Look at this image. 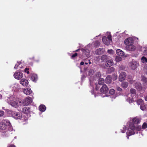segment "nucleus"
Here are the masks:
<instances>
[{
  "label": "nucleus",
  "mask_w": 147,
  "mask_h": 147,
  "mask_svg": "<svg viewBox=\"0 0 147 147\" xmlns=\"http://www.w3.org/2000/svg\"><path fill=\"white\" fill-rule=\"evenodd\" d=\"M124 42L126 45L125 48L127 50L134 51L135 50L136 47L133 45L134 40L131 38H127L125 40Z\"/></svg>",
  "instance_id": "obj_1"
},
{
  "label": "nucleus",
  "mask_w": 147,
  "mask_h": 147,
  "mask_svg": "<svg viewBox=\"0 0 147 147\" xmlns=\"http://www.w3.org/2000/svg\"><path fill=\"white\" fill-rule=\"evenodd\" d=\"M11 123L9 120H4L3 121L0 123V129L5 130L8 127H10Z\"/></svg>",
  "instance_id": "obj_2"
},
{
  "label": "nucleus",
  "mask_w": 147,
  "mask_h": 147,
  "mask_svg": "<svg viewBox=\"0 0 147 147\" xmlns=\"http://www.w3.org/2000/svg\"><path fill=\"white\" fill-rule=\"evenodd\" d=\"M12 116L15 119H20L22 117V115L18 113L13 111H10Z\"/></svg>",
  "instance_id": "obj_3"
},
{
  "label": "nucleus",
  "mask_w": 147,
  "mask_h": 147,
  "mask_svg": "<svg viewBox=\"0 0 147 147\" xmlns=\"http://www.w3.org/2000/svg\"><path fill=\"white\" fill-rule=\"evenodd\" d=\"M81 51L82 53L83 57L86 58H88L90 53L89 51L87 49H81Z\"/></svg>",
  "instance_id": "obj_4"
},
{
  "label": "nucleus",
  "mask_w": 147,
  "mask_h": 147,
  "mask_svg": "<svg viewBox=\"0 0 147 147\" xmlns=\"http://www.w3.org/2000/svg\"><path fill=\"white\" fill-rule=\"evenodd\" d=\"M109 90V88L105 84L103 85L102 87L100 89V92L102 93L106 94L107 92Z\"/></svg>",
  "instance_id": "obj_5"
},
{
  "label": "nucleus",
  "mask_w": 147,
  "mask_h": 147,
  "mask_svg": "<svg viewBox=\"0 0 147 147\" xmlns=\"http://www.w3.org/2000/svg\"><path fill=\"white\" fill-rule=\"evenodd\" d=\"M129 129H130L131 130V131L129 130L128 132V136H130L131 135H134L135 134V132H134V130L135 129V127L133 125H130L129 126Z\"/></svg>",
  "instance_id": "obj_6"
},
{
  "label": "nucleus",
  "mask_w": 147,
  "mask_h": 147,
  "mask_svg": "<svg viewBox=\"0 0 147 147\" xmlns=\"http://www.w3.org/2000/svg\"><path fill=\"white\" fill-rule=\"evenodd\" d=\"M127 76L126 73L124 72H121L119 74V80L120 82L124 80L126 77Z\"/></svg>",
  "instance_id": "obj_7"
},
{
  "label": "nucleus",
  "mask_w": 147,
  "mask_h": 147,
  "mask_svg": "<svg viewBox=\"0 0 147 147\" xmlns=\"http://www.w3.org/2000/svg\"><path fill=\"white\" fill-rule=\"evenodd\" d=\"M23 76V74L21 72H16L14 74V78L18 80H19L22 78Z\"/></svg>",
  "instance_id": "obj_8"
},
{
  "label": "nucleus",
  "mask_w": 147,
  "mask_h": 147,
  "mask_svg": "<svg viewBox=\"0 0 147 147\" xmlns=\"http://www.w3.org/2000/svg\"><path fill=\"white\" fill-rule=\"evenodd\" d=\"M32 98L28 97L26 98L23 100V103L25 105H28L31 102Z\"/></svg>",
  "instance_id": "obj_9"
},
{
  "label": "nucleus",
  "mask_w": 147,
  "mask_h": 147,
  "mask_svg": "<svg viewBox=\"0 0 147 147\" xmlns=\"http://www.w3.org/2000/svg\"><path fill=\"white\" fill-rule=\"evenodd\" d=\"M20 102L18 101H17L16 100H11L10 102L11 105L13 107L15 108L17 107L19 105V103H20Z\"/></svg>",
  "instance_id": "obj_10"
},
{
  "label": "nucleus",
  "mask_w": 147,
  "mask_h": 147,
  "mask_svg": "<svg viewBox=\"0 0 147 147\" xmlns=\"http://www.w3.org/2000/svg\"><path fill=\"white\" fill-rule=\"evenodd\" d=\"M23 92L26 95H30L32 92L31 89L29 88H24L23 90Z\"/></svg>",
  "instance_id": "obj_11"
},
{
  "label": "nucleus",
  "mask_w": 147,
  "mask_h": 147,
  "mask_svg": "<svg viewBox=\"0 0 147 147\" xmlns=\"http://www.w3.org/2000/svg\"><path fill=\"white\" fill-rule=\"evenodd\" d=\"M20 82V84L24 86H27L29 83L28 81L24 78L21 79Z\"/></svg>",
  "instance_id": "obj_12"
},
{
  "label": "nucleus",
  "mask_w": 147,
  "mask_h": 147,
  "mask_svg": "<svg viewBox=\"0 0 147 147\" xmlns=\"http://www.w3.org/2000/svg\"><path fill=\"white\" fill-rule=\"evenodd\" d=\"M102 40L103 42L106 45H108L111 43L110 42H109V41L108 40L107 37L105 36H103Z\"/></svg>",
  "instance_id": "obj_13"
},
{
  "label": "nucleus",
  "mask_w": 147,
  "mask_h": 147,
  "mask_svg": "<svg viewBox=\"0 0 147 147\" xmlns=\"http://www.w3.org/2000/svg\"><path fill=\"white\" fill-rule=\"evenodd\" d=\"M112 79L111 76L110 75H108L105 79L106 83L107 84H110L112 82Z\"/></svg>",
  "instance_id": "obj_14"
},
{
  "label": "nucleus",
  "mask_w": 147,
  "mask_h": 147,
  "mask_svg": "<svg viewBox=\"0 0 147 147\" xmlns=\"http://www.w3.org/2000/svg\"><path fill=\"white\" fill-rule=\"evenodd\" d=\"M30 108L29 107H25L22 109V112L25 114H28L30 112Z\"/></svg>",
  "instance_id": "obj_15"
},
{
  "label": "nucleus",
  "mask_w": 147,
  "mask_h": 147,
  "mask_svg": "<svg viewBox=\"0 0 147 147\" xmlns=\"http://www.w3.org/2000/svg\"><path fill=\"white\" fill-rule=\"evenodd\" d=\"M113 64V60L110 59L106 61V65L108 67H110Z\"/></svg>",
  "instance_id": "obj_16"
},
{
  "label": "nucleus",
  "mask_w": 147,
  "mask_h": 147,
  "mask_svg": "<svg viewBox=\"0 0 147 147\" xmlns=\"http://www.w3.org/2000/svg\"><path fill=\"white\" fill-rule=\"evenodd\" d=\"M116 52L117 55L121 56H124V53L120 49H118L116 50Z\"/></svg>",
  "instance_id": "obj_17"
},
{
  "label": "nucleus",
  "mask_w": 147,
  "mask_h": 147,
  "mask_svg": "<svg viewBox=\"0 0 147 147\" xmlns=\"http://www.w3.org/2000/svg\"><path fill=\"white\" fill-rule=\"evenodd\" d=\"M136 88L139 90H142V86L141 84L139 82H136L135 84Z\"/></svg>",
  "instance_id": "obj_18"
},
{
  "label": "nucleus",
  "mask_w": 147,
  "mask_h": 147,
  "mask_svg": "<svg viewBox=\"0 0 147 147\" xmlns=\"http://www.w3.org/2000/svg\"><path fill=\"white\" fill-rule=\"evenodd\" d=\"M46 109V107L44 105H40L39 107V110L41 112H44L45 111Z\"/></svg>",
  "instance_id": "obj_19"
},
{
  "label": "nucleus",
  "mask_w": 147,
  "mask_h": 147,
  "mask_svg": "<svg viewBox=\"0 0 147 147\" xmlns=\"http://www.w3.org/2000/svg\"><path fill=\"white\" fill-rule=\"evenodd\" d=\"M31 79L33 81H36L38 79L37 75L35 74H33L31 76Z\"/></svg>",
  "instance_id": "obj_20"
},
{
  "label": "nucleus",
  "mask_w": 147,
  "mask_h": 147,
  "mask_svg": "<svg viewBox=\"0 0 147 147\" xmlns=\"http://www.w3.org/2000/svg\"><path fill=\"white\" fill-rule=\"evenodd\" d=\"M140 121L139 118L137 117L134 118L132 120V122L135 124L139 123H140Z\"/></svg>",
  "instance_id": "obj_21"
},
{
  "label": "nucleus",
  "mask_w": 147,
  "mask_h": 147,
  "mask_svg": "<svg viewBox=\"0 0 147 147\" xmlns=\"http://www.w3.org/2000/svg\"><path fill=\"white\" fill-rule=\"evenodd\" d=\"M131 67L133 70H135L137 67L136 62H132L131 64Z\"/></svg>",
  "instance_id": "obj_22"
},
{
  "label": "nucleus",
  "mask_w": 147,
  "mask_h": 147,
  "mask_svg": "<svg viewBox=\"0 0 147 147\" xmlns=\"http://www.w3.org/2000/svg\"><path fill=\"white\" fill-rule=\"evenodd\" d=\"M128 84L127 82H124L122 83L121 85L123 88H125L128 86Z\"/></svg>",
  "instance_id": "obj_23"
},
{
  "label": "nucleus",
  "mask_w": 147,
  "mask_h": 147,
  "mask_svg": "<svg viewBox=\"0 0 147 147\" xmlns=\"http://www.w3.org/2000/svg\"><path fill=\"white\" fill-rule=\"evenodd\" d=\"M105 80L103 78H100L98 80V84L99 85H101L104 83Z\"/></svg>",
  "instance_id": "obj_24"
},
{
  "label": "nucleus",
  "mask_w": 147,
  "mask_h": 147,
  "mask_svg": "<svg viewBox=\"0 0 147 147\" xmlns=\"http://www.w3.org/2000/svg\"><path fill=\"white\" fill-rule=\"evenodd\" d=\"M141 81L145 83L147 82V78L144 76H142L141 77Z\"/></svg>",
  "instance_id": "obj_25"
},
{
  "label": "nucleus",
  "mask_w": 147,
  "mask_h": 147,
  "mask_svg": "<svg viewBox=\"0 0 147 147\" xmlns=\"http://www.w3.org/2000/svg\"><path fill=\"white\" fill-rule=\"evenodd\" d=\"M115 71V68L113 67H111L108 69V73L109 74H110Z\"/></svg>",
  "instance_id": "obj_26"
},
{
  "label": "nucleus",
  "mask_w": 147,
  "mask_h": 147,
  "mask_svg": "<svg viewBox=\"0 0 147 147\" xmlns=\"http://www.w3.org/2000/svg\"><path fill=\"white\" fill-rule=\"evenodd\" d=\"M137 103L138 105H141L144 103V101L142 99H139L137 100Z\"/></svg>",
  "instance_id": "obj_27"
},
{
  "label": "nucleus",
  "mask_w": 147,
  "mask_h": 147,
  "mask_svg": "<svg viewBox=\"0 0 147 147\" xmlns=\"http://www.w3.org/2000/svg\"><path fill=\"white\" fill-rule=\"evenodd\" d=\"M102 49L99 48L96 50L95 51V53L96 55H99L102 54Z\"/></svg>",
  "instance_id": "obj_28"
},
{
  "label": "nucleus",
  "mask_w": 147,
  "mask_h": 147,
  "mask_svg": "<svg viewBox=\"0 0 147 147\" xmlns=\"http://www.w3.org/2000/svg\"><path fill=\"white\" fill-rule=\"evenodd\" d=\"M107 58V56L106 55H102L101 58V59L102 61L106 60Z\"/></svg>",
  "instance_id": "obj_29"
},
{
  "label": "nucleus",
  "mask_w": 147,
  "mask_h": 147,
  "mask_svg": "<svg viewBox=\"0 0 147 147\" xmlns=\"http://www.w3.org/2000/svg\"><path fill=\"white\" fill-rule=\"evenodd\" d=\"M140 109L142 110L143 111H144L146 109V105H145L144 104V103L143 104L140 105Z\"/></svg>",
  "instance_id": "obj_30"
},
{
  "label": "nucleus",
  "mask_w": 147,
  "mask_h": 147,
  "mask_svg": "<svg viewBox=\"0 0 147 147\" xmlns=\"http://www.w3.org/2000/svg\"><path fill=\"white\" fill-rule=\"evenodd\" d=\"M111 78L112 80L113 81H115L117 79V76L116 74H114L112 75Z\"/></svg>",
  "instance_id": "obj_31"
},
{
  "label": "nucleus",
  "mask_w": 147,
  "mask_h": 147,
  "mask_svg": "<svg viewBox=\"0 0 147 147\" xmlns=\"http://www.w3.org/2000/svg\"><path fill=\"white\" fill-rule=\"evenodd\" d=\"M122 60V58L119 56H116L115 58V61L117 62H119Z\"/></svg>",
  "instance_id": "obj_32"
},
{
  "label": "nucleus",
  "mask_w": 147,
  "mask_h": 147,
  "mask_svg": "<svg viewBox=\"0 0 147 147\" xmlns=\"http://www.w3.org/2000/svg\"><path fill=\"white\" fill-rule=\"evenodd\" d=\"M130 92L132 94H136V92L135 90L133 88H131L130 90Z\"/></svg>",
  "instance_id": "obj_33"
},
{
  "label": "nucleus",
  "mask_w": 147,
  "mask_h": 147,
  "mask_svg": "<svg viewBox=\"0 0 147 147\" xmlns=\"http://www.w3.org/2000/svg\"><path fill=\"white\" fill-rule=\"evenodd\" d=\"M115 93V91L113 89H111L109 90V93L111 94H114Z\"/></svg>",
  "instance_id": "obj_34"
},
{
  "label": "nucleus",
  "mask_w": 147,
  "mask_h": 147,
  "mask_svg": "<svg viewBox=\"0 0 147 147\" xmlns=\"http://www.w3.org/2000/svg\"><path fill=\"white\" fill-rule=\"evenodd\" d=\"M141 60L142 61L143 63H144L145 62H147V59L144 56L142 57L141 58Z\"/></svg>",
  "instance_id": "obj_35"
},
{
  "label": "nucleus",
  "mask_w": 147,
  "mask_h": 147,
  "mask_svg": "<svg viewBox=\"0 0 147 147\" xmlns=\"http://www.w3.org/2000/svg\"><path fill=\"white\" fill-rule=\"evenodd\" d=\"M95 75L96 77L98 78H100L101 76L100 73L99 72L96 73Z\"/></svg>",
  "instance_id": "obj_36"
},
{
  "label": "nucleus",
  "mask_w": 147,
  "mask_h": 147,
  "mask_svg": "<svg viewBox=\"0 0 147 147\" xmlns=\"http://www.w3.org/2000/svg\"><path fill=\"white\" fill-rule=\"evenodd\" d=\"M100 43L98 40L94 42V45L96 47H98L100 45Z\"/></svg>",
  "instance_id": "obj_37"
},
{
  "label": "nucleus",
  "mask_w": 147,
  "mask_h": 147,
  "mask_svg": "<svg viewBox=\"0 0 147 147\" xmlns=\"http://www.w3.org/2000/svg\"><path fill=\"white\" fill-rule=\"evenodd\" d=\"M107 39L110 42H112L111 36V35H109L107 37Z\"/></svg>",
  "instance_id": "obj_38"
},
{
  "label": "nucleus",
  "mask_w": 147,
  "mask_h": 147,
  "mask_svg": "<svg viewBox=\"0 0 147 147\" xmlns=\"http://www.w3.org/2000/svg\"><path fill=\"white\" fill-rule=\"evenodd\" d=\"M147 123H145L144 122L142 125V128L144 129H145L147 128Z\"/></svg>",
  "instance_id": "obj_39"
},
{
  "label": "nucleus",
  "mask_w": 147,
  "mask_h": 147,
  "mask_svg": "<svg viewBox=\"0 0 147 147\" xmlns=\"http://www.w3.org/2000/svg\"><path fill=\"white\" fill-rule=\"evenodd\" d=\"M116 89L117 91L119 92H121L122 91V89L119 87H117L116 88Z\"/></svg>",
  "instance_id": "obj_40"
},
{
  "label": "nucleus",
  "mask_w": 147,
  "mask_h": 147,
  "mask_svg": "<svg viewBox=\"0 0 147 147\" xmlns=\"http://www.w3.org/2000/svg\"><path fill=\"white\" fill-rule=\"evenodd\" d=\"M78 55V54L77 53H75L74 54H73L71 56V58H73L74 57H76Z\"/></svg>",
  "instance_id": "obj_41"
},
{
  "label": "nucleus",
  "mask_w": 147,
  "mask_h": 147,
  "mask_svg": "<svg viewBox=\"0 0 147 147\" xmlns=\"http://www.w3.org/2000/svg\"><path fill=\"white\" fill-rule=\"evenodd\" d=\"M4 114V112L2 111H0V117L3 116Z\"/></svg>",
  "instance_id": "obj_42"
},
{
  "label": "nucleus",
  "mask_w": 147,
  "mask_h": 147,
  "mask_svg": "<svg viewBox=\"0 0 147 147\" xmlns=\"http://www.w3.org/2000/svg\"><path fill=\"white\" fill-rule=\"evenodd\" d=\"M25 72L27 74H29V68H26L24 70Z\"/></svg>",
  "instance_id": "obj_43"
},
{
  "label": "nucleus",
  "mask_w": 147,
  "mask_h": 147,
  "mask_svg": "<svg viewBox=\"0 0 147 147\" xmlns=\"http://www.w3.org/2000/svg\"><path fill=\"white\" fill-rule=\"evenodd\" d=\"M7 147H16L15 145L13 144H9Z\"/></svg>",
  "instance_id": "obj_44"
},
{
  "label": "nucleus",
  "mask_w": 147,
  "mask_h": 147,
  "mask_svg": "<svg viewBox=\"0 0 147 147\" xmlns=\"http://www.w3.org/2000/svg\"><path fill=\"white\" fill-rule=\"evenodd\" d=\"M125 67L123 66H121L119 68L120 70H123L125 69Z\"/></svg>",
  "instance_id": "obj_45"
},
{
  "label": "nucleus",
  "mask_w": 147,
  "mask_h": 147,
  "mask_svg": "<svg viewBox=\"0 0 147 147\" xmlns=\"http://www.w3.org/2000/svg\"><path fill=\"white\" fill-rule=\"evenodd\" d=\"M100 87L98 86V84H96V90H98L99 89Z\"/></svg>",
  "instance_id": "obj_46"
},
{
  "label": "nucleus",
  "mask_w": 147,
  "mask_h": 147,
  "mask_svg": "<svg viewBox=\"0 0 147 147\" xmlns=\"http://www.w3.org/2000/svg\"><path fill=\"white\" fill-rule=\"evenodd\" d=\"M32 59H34V61L36 62H38L39 61V59H36V60H35V59H34V57H33L32 58Z\"/></svg>",
  "instance_id": "obj_47"
},
{
  "label": "nucleus",
  "mask_w": 147,
  "mask_h": 147,
  "mask_svg": "<svg viewBox=\"0 0 147 147\" xmlns=\"http://www.w3.org/2000/svg\"><path fill=\"white\" fill-rule=\"evenodd\" d=\"M92 72V70H90L89 71V74L90 75H91V73Z\"/></svg>",
  "instance_id": "obj_48"
},
{
  "label": "nucleus",
  "mask_w": 147,
  "mask_h": 147,
  "mask_svg": "<svg viewBox=\"0 0 147 147\" xmlns=\"http://www.w3.org/2000/svg\"><path fill=\"white\" fill-rule=\"evenodd\" d=\"M84 64V62L83 61H82L80 62V65H83Z\"/></svg>",
  "instance_id": "obj_49"
},
{
  "label": "nucleus",
  "mask_w": 147,
  "mask_h": 147,
  "mask_svg": "<svg viewBox=\"0 0 147 147\" xmlns=\"http://www.w3.org/2000/svg\"><path fill=\"white\" fill-rule=\"evenodd\" d=\"M145 100L146 101H147V95L145 97Z\"/></svg>",
  "instance_id": "obj_50"
},
{
  "label": "nucleus",
  "mask_w": 147,
  "mask_h": 147,
  "mask_svg": "<svg viewBox=\"0 0 147 147\" xmlns=\"http://www.w3.org/2000/svg\"><path fill=\"white\" fill-rule=\"evenodd\" d=\"M145 71L146 74L147 75V68H146V69H145Z\"/></svg>",
  "instance_id": "obj_51"
},
{
  "label": "nucleus",
  "mask_w": 147,
  "mask_h": 147,
  "mask_svg": "<svg viewBox=\"0 0 147 147\" xmlns=\"http://www.w3.org/2000/svg\"><path fill=\"white\" fill-rule=\"evenodd\" d=\"M18 67V66H16V65L14 67V68H16V69H17V67Z\"/></svg>",
  "instance_id": "obj_52"
},
{
  "label": "nucleus",
  "mask_w": 147,
  "mask_h": 147,
  "mask_svg": "<svg viewBox=\"0 0 147 147\" xmlns=\"http://www.w3.org/2000/svg\"><path fill=\"white\" fill-rule=\"evenodd\" d=\"M128 132H127V138L128 139H129V136H128Z\"/></svg>",
  "instance_id": "obj_53"
},
{
  "label": "nucleus",
  "mask_w": 147,
  "mask_h": 147,
  "mask_svg": "<svg viewBox=\"0 0 147 147\" xmlns=\"http://www.w3.org/2000/svg\"><path fill=\"white\" fill-rule=\"evenodd\" d=\"M79 50H80V49H77V50H76L75 51V52H78V51H79Z\"/></svg>",
  "instance_id": "obj_54"
},
{
  "label": "nucleus",
  "mask_w": 147,
  "mask_h": 147,
  "mask_svg": "<svg viewBox=\"0 0 147 147\" xmlns=\"http://www.w3.org/2000/svg\"><path fill=\"white\" fill-rule=\"evenodd\" d=\"M110 51V50H108V52L109 53H110V52H109V51Z\"/></svg>",
  "instance_id": "obj_55"
},
{
  "label": "nucleus",
  "mask_w": 147,
  "mask_h": 147,
  "mask_svg": "<svg viewBox=\"0 0 147 147\" xmlns=\"http://www.w3.org/2000/svg\"><path fill=\"white\" fill-rule=\"evenodd\" d=\"M85 64H86L87 65V64H88V63H85Z\"/></svg>",
  "instance_id": "obj_56"
}]
</instances>
